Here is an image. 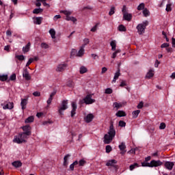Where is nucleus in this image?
Segmentation results:
<instances>
[{"label": "nucleus", "mask_w": 175, "mask_h": 175, "mask_svg": "<svg viewBox=\"0 0 175 175\" xmlns=\"http://www.w3.org/2000/svg\"><path fill=\"white\" fill-rule=\"evenodd\" d=\"M114 137H116V130L114 129V125L113 124V122H111L109 126V130L107 134H105L104 136L105 144H110Z\"/></svg>", "instance_id": "1"}, {"label": "nucleus", "mask_w": 175, "mask_h": 175, "mask_svg": "<svg viewBox=\"0 0 175 175\" xmlns=\"http://www.w3.org/2000/svg\"><path fill=\"white\" fill-rule=\"evenodd\" d=\"M28 135L25 133H21L18 135V136L15 137L14 139V142L17 143V144H21L23 143H25L27 141L25 139H28Z\"/></svg>", "instance_id": "2"}, {"label": "nucleus", "mask_w": 175, "mask_h": 175, "mask_svg": "<svg viewBox=\"0 0 175 175\" xmlns=\"http://www.w3.org/2000/svg\"><path fill=\"white\" fill-rule=\"evenodd\" d=\"M147 25H148V21H145L142 23H139V25H137L136 28L137 29L139 35H142V33H144Z\"/></svg>", "instance_id": "3"}, {"label": "nucleus", "mask_w": 175, "mask_h": 175, "mask_svg": "<svg viewBox=\"0 0 175 175\" xmlns=\"http://www.w3.org/2000/svg\"><path fill=\"white\" fill-rule=\"evenodd\" d=\"M80 103L81 105H83V103H85V105H92V103H95V99H92V94H88L85 98L80 100Z\"/></svg>", "instance_id": "4"}, {"label": "nucleus", "mask_w": 175, "mask_h": 175, "mask_svg": "<svg viewBox=\"0 0 175 175\" xmlns=\"http://www.w3.org/2000/svg\"><path fill=\"white\" fill-rule=\"evenodd\" d=\"M66 109H68V100H64L62 101L61 107L59 109V113L60 116H64V113H62V111H65Z\"/></svg>", "instance_id": "5"}, {"label": "nucleus", "mask_w": 175, "mask_h": 175, "mask_svg": "<svg viewBox=\"0 0 175 175\" xmlns=\"http://www.w3.org/2000/svg\"><path fill=\"white\" fill-rule=\"evenodd\" d=\"M1 106H3V109L4 110L9 109L12 110L14 107V105L13 103L5 101L3 103L1 104Z\"/></svg>", "instance_id": "6"}, {"label": "nucleus", "mask_w": 175, "mask_h": 175, "mask_svg": "<svg viewBox=\"0 0 175 175\" xmlns=\"http://www.w3.org/2000/svg\"><path fill=\"white\" fill-rule=\"evenodd\" d=\"M21 129L23 131V133H25L26 135H27V136H31V130L32 129V128L29 124L23 126L21 127Z\"/></svg>", "instance_id": "7"}, {"label": "nucleus", "mask_w": 175, "mask_h": 175, "mask_svg": "<svg viewBox=\"0 0 175 175\" xmlns=\"http://www.w3.org/2000/svg\"><path fill=\"white\" fill-rule=\"evenodd\" d=\"M162 165H163V163L161 160H152L150 161V167H158V166H162Z\"/></svg>", "instance_id": "8"}, {"label": "nucleus", "mask_w": 175, "mask_h": 175, "mask_svg": "<svg viewBox=\"0 0 175 175\" xmlns=\"http://www.w3.org/2000/svg\"><path fill=\"white\" fill-rule=\"evenodd\" d=\"M66 68H68V65L66 64H59L56 68V72H64Z\"/></svg>", "instance_id": "9"}, {"label": "nucleus", "mask_w": 175, "mask_h": 175, "mask_svg": "<svg viewBox=\"0 0 175 175\" xmlns=\"http://www.w3.org/2000/svg\"><path fill=\"white\" fill-rule=\"evenodd\" d=\"M164 166L167 170H172L173 166H174V163L172 161H165L164 163Z\"/></svg>", "instance_id": "10"}, {"label": "nucleus", "mask_w": 175, "mask_h": 175, "mask_svg": "<svg viewBox=\"0 0 175 175\" xmlns=\"http://www.w3.org/2000/svg\"><path fill=\"white\" fill-rule=\"evenodd\" d=\"M119 148L120 150V154L122 155H124V154L126 152V146H125V143L122 142L120 145H119Z\"/></svg>", "instance_id": "11"}, {"label": "nucleus", "mask_w": 175, "mask_h": 175, "mask_svg": "<svg viewBox=\"0 0 175 175\" xmlns=\"http://www.w3.org/2000/svg\"><path fill=\"white\" fill-rule=\"evenodd\" d=\"M23 77L27 80V81L31 80V76L29 75V72H28L27 68H25L23 73Z\"/></svg>", "instance_id": "12"}, {"label": "nucleus", "mask_w": 175, "mask_h": 175, "mask_svg": "<svg viewBox=\"0 0 175 175\" xmlns=\"http://www.w3.org/2000/svg\"><path fill=\"white\" fill-rule=\"evenodd\" d=\"M55 94H57V92L54 91L50 94V96L46 101L48 106H50L51 105V102H53V99L54 96H55Z\"/></svg>", "instance_id": "13"}, {"label": "nucleus", "mask_w": 175, "mask_h": 175, "mask_svg": "<svg viewBox=\"0 0 175 175\" xmlns=\"http://www.w3.org/2000/svg\"><path fill=\"white\" fill-rule=\"evenodd\" d=\"M72 109L71 111V117L73 118L76 114V110H77V105H76V103L75 102L72 103Z\"/></svg>", "instance_id": "14"}, {"label": "nucleus", "mask_w": 175, "mask_h": 175, "mask_svg": "<svg viewBox=\"0 0 175 175\" xmlns=\"http://www.w3.org/2000/svg\"><path fill=\"white\" fill-rule=\"evenodd\" d=\"M28 103V99L22 98L21 102V106L22 107V110H25L27 108V104Z\"/></svg>", "instance_id": "15"}, {"label": "nucleus", "mask_w": 175, "mask_h": 175, "mask_svg": "<svg viewBox=\"0 0 175 175\" xmlns=\"http://www.w3.org/2000/svg\"><path fill=\"white\" fill-rule=\"evenodd\" d=\"M69 158H70V154H66L64 158V163H63V166L64 167H68V165H69Z\"/></svg>", "instance_id": "16"}, {"label": "nucleus", "mask_w": 175, "mask_h": 175, "mask_svg": "<svg viewBox=\"0 0 175 175\" xmlns=\"http://www.w3.org/2000/svg\"><path fill=\"white\" fill-rule=\"evenodd\" d=\"M121 76V72L120 68H118L117 72L115 73L112 83H116L118 80V77Z\"/></svg>", "instance_id": "17"}, {"label": "nucleus", "mask_w": 175, "mask_h": 175, "mask_svg": "<svg viewBox=\"0 0 175 175\" xmlns=\"http://www.w3.org/2000/svg\"><path fill=\"white\" fill-rule=\"evenodd\" d=\"M94 120V115L92 113H89L87 115V116L85 118V121L88 124L89 122H91Z\"/></svg>", "instance_id": "18"}, {"label": "nucleus", "mask_w": 175, "mask_h": 175, "mask_svg": "<svg viewBox=\"0 0 175 175\" xmlns=\"http://www.w3.org/2000/svg\"><path fill=\"white\" fill-rule=\"evenodd\" d=\"M123 18L126 20V21H131L132 20V14L125 13L123 14Z\"/></svg>", "instance_id": "19"}, {"label": "nucleus", "mask_w": 175, "mask_h": 175, "mask_svg": "<svg viewBox=\"0 0 175 175\" xmlns=\"http://www.w3.org/2000/svg\"><path fill=\"white\" fill-rule=\"evenodd\" d=\"M85 47H84V45H82L77 53V56L78 57H83V55H84V50Z\"/></svg>", "instance_id": "20"}, {"label": "nucleus", "mask_w": 175, "mask_h": 175, "mask_svg": "<svg viewBox=\"0 0 175 175\" xmlns=\"http://www.w3.org/2000/svg\"><path fill=\"white\" fill-rule=\"evenodd\" d=\"M116 163H117V161L114 159L109 160L106 163V166H114Z\"/></svg>", "instance_id": "21"}, {"label": "nucleus", "mask_w": 175, "mask_h": 175, "mask_svg": "<svg viewBox=\"0 0 175 175\" xmlns=\"http://www.w3.org/2000/svg\"><path fill=\"white\" fill-rule=\"evenodd\" d=\"M31 47V42H28L25 46H23V53H28L29 51V49Z\"/></svg>", "instance_id": "22"}, {"label": "nucleus", "mask_w": 175, "mask_h": 175, "mask_svg": "<svg viewBox=\"0 0 175 175\" xmlns=\"http://www.w3.org/2000/svg\"><path fill=\"white\" fill-rule=\"evenodd\" d=\"M116 117H126V113L124 111H118L116 113Z\"/></svg>", "instance_id": "23"}, {"label": "nucleus", "mask_w": 175, "mask_h": 175, "mask_svg": "<svg viewBox=\"0 0 175 175\" xmlns=\"http://www.w3.org/2000/svg\"><path fill=\"white\" fill-rule=\"evenodd\" d=\"M42 21H43L42 17H36L34 20V24H37L38 25H40V24H42Z\"/></svg>", "instance_id": "24"}, {"label": "nucleus", "mask_w": 175, "mask_h": 175, "mask_svg": "<svg viewBox=\"0 0 175 175\" xmlns=\"http://www.w3.org/2000/svg\"><path fill=\"white\" fill-rule=\"evenodd\" d=\"M35 120V118L32 116L28 117L25 120V124H29L31 122H33V121Z\"/></svg>", "instance_id": "25"}, {"label": "nucleus", "mask_w": 175, "mask_h": 175, "mask_svg": "<svg viewBox=\"0 0 175 175\" xmlns=\"http://www.w3.org/2000/svg\"><path fill=\"white\" fill-rule=\"evenodd\" d=\"M12 164L14 167H21L23 166V163L21 161H14Z\"/></svg>", "instance_id": "26"}, {"label": "nucleus", "mask_w": 175, "mask_h": 175, "mask_svg": "<svg viewBox=\"0 0 175 175\" xmlns=\"http://www.w3.org/2000/svg\"><path fill=\"white\" fill-rule=\"evenodd\" d=\"M88 70L87 69V68H85V66H81V68H80L79 73H80L81 75H84V73H87Z\"/></svg>", "instance_id": "27"}, {"label": "nucleus", "mask_w": 175, "mask_h": 175, "mask_svg": "<svg viewBox=\"0 0 175 175\" xmlns=\"http://www.w3.org/2000/svg\"><path fill=\"white\" fill-rule=\"evenodd\" d=\"M110 46H111L112 51H116V48L117 47V44L116 43V40H113L110 43Z\"/></svg>", "instance_id": "28"}, {"label": "nucleus", "mask_w": 175, "mask_h": 175, "mask_svg": "<svg viewBox=\"0 0 175 175\" xmlns=\"http://www.w3.org/2000/svg\"><path fill=\"white\" fill-rule=\"evenodd\" d=\"M66 20H67V21H72V23H76V21H77V19H76V18L70 16H66Z\"/></svg>", "instance_id": "29"}, {"label": "nucleus", "mask_w": 175, "mask_h": 175, "mask_svg": "<svg viewBox=\"0 0 175 175\" xmlns=\"http://www.w3.org/2000/svg\"><path fill=\"white\" fill-rule=\"evenodd\" d=\"M154 71L152 70H150L147 73L146 77L147 79H151V77H154Z\"/></svg>", "instance_id": "30"}, {"label": "nucleus", "mask_w": 175, "mask_h": 175, "mask_svg": "<svg viewBox=\"0 0 175 175\" xmlns=\"http://www.w3.org/2000/svg\"><path fill=\"white\" fill-rule=\"evenodd\" d=\"M43 12V9L42 8H36L33 10V14H39L40 13Z\"/></svg>", "instance_id": "31"}, {"label": "nucleus", "mask_w": 175, "mask_h": 175, "mask_svg": "<svg viewBox=\"0 0 175 175\" xmlns=\"http://www.w3.org/2000/svg\"><path fill=\"white\" fill-rule=\"evenodd\" d=\"M49 33H50L52 39H55V30L54 29H51L49 30Z\"/></svg>", "instance_id": "32"}, {"label": "nucleus", "mask_w": 175, "mask_h": 175, "mask_svg": "<svg viewBox=\"0 0 175 175\" xmlns=\"http://www.w3.org/2000/svg\"><path fill=\"white\" fill-rule=\"evenodd\" d=\"M132 114L133 118H137V116H139V114H140V110L134 111H133Z\"/></svg>", "instance_id": "33"}, {"label": "nucleus", "mask_w": 175, "mask_h": 175, "mask_svg": "<svg viewBox=\"0 0 175 175\" xmlns=\"http://www.w3.org/2000/svg\"><path fill=\"white\" fill-rule=\"evenodd\" d=\"M136 167H139V164L137 163H135L134 164L131 165L129 166V170L132 171L134 169H136Z\"/></svg>", "instance_id": "34"}, {"label": "nucleus", "mask_w": 175, "mask_h": 175, "mask_svg": "<svg viewBox=\"0 0 175 175\" xmlns=\"http://www.w3.org/2000/svg\"><path fill=\"white\" fill-rule=\"evenodd\" d=\"M142 166H143V167H151V163L144 161L142 163Z\"/></svg>", "instance_id": "35"}, {"label": "nucleus", "mask_w": 175, "mask_h": 175, "mask_svg": "<svg viewBox=\"0 0 175 175\" xmlns=\"http://www.w3.org/2000/svg\"><path fill=\"white\" fill-rule=\"evenodd\" d=\"M118 30L120 31V32H125L126 31V27H125L124 25H120L118 27Z\"/></svg>", "instance_id": "36"}, {"label": "nucleus", "mask_w": 175, "mask_h": 175, "mask_svg": "<svg viewBox=\"0 0 175 175\" xmlns=\"http://www.w3.org/2000/svg\"><path fill=\"white\" fill-rule=\"evenodd\" d=\"M113 106L116 110H118V109H121L122 107V104L118 103H114Z\"/></svg>", "instance_id": "37"}, {"label": "nucleus", "mask_w": 175, "mask_h": 175, "mask_svg": "<svg viewBox=\"0 0 175 175\" xmlns=\"http://www.w3.org/2000/svg\"><path fill=\"white\" fill-rule=\"evenodd\" d=\"M143 14L145 17H148L150 16V11L147 8H145L143 11Z\"/></svg>", "instance_id": "38"}, {"label": "nucleus", "mask_w": 175, "mask_h": 175, "mask_svg": "<svg viewBox=\"0 0 175 175\" xmlns=\"http://www.w3.org/2000/svg\"><path fill=\"white\" fill-rule=\"evenodd\" d=\"M67 87H70V88H73V87H75V83L72 81H68L67 82Z\"/></svg>", "instance_id": "39"}, {"label": "nucleus", "mask_w": 175, "mask_h": 175, "mask_svg": "<svg viewBox=\"0 0 175 175\" xmlns=\"http://www.w3.org/2000/svg\"><path fill=\"white\" fill-rule=\"evenodd\" d=\"M8 80V75H0V81H6Z\"/></svg>", "instance_id": "40"}, {"label": "nucleus", "mask_w": 175, "mask_h": 175, "mask_svg": "<svg viewBox=\"0 0 175 175\" xmlns=\"http://www.w3.org/2000/svg\"><path fill=\"white\" fill-rule=\"evenodd\" d=\"M116 8H114V7H111V10H110V11H109V16H113V14H114L115 13H116Z\"/></svg>", "instance_id": "41"}, {"label": "nucleus", "mask_w": 175, "mask_h": 175, "mask_svg": "<svg viewBox=\"0 0 175 175\" xmlns=\"http://www.w3.org/2000/svg\"><path fill=\"white\" fill-rule=\"evenodd\" d=\"M60 13H63V14H65V16H66V17H68V16H70L72 14V12H70L69 11H66V10L61 11Z\"/></svg>", "instance_id": "42"}, {"label": "nucleus", "mask_w": 175, "mask_h": 175, "mask_svg": "<svg viewBox=\"0 0 175 175\" xmlns=\"http://www.w3.org/2000/svg\"><path fill=\"white\" fill-rule=\"evenodd\" d=\"M118 125H119V126H121L122 128H123V127L126 126V123L124 120H120Z\"/></svg>", "instance_id": "43"}, {"label": "nucleus", "mask_w": 175, "mask_h": 175, "mask_svg": "<svg viewBox=\"0 0 175 175\" xmlns=\"http://www.w3.org/2000/svg\"><path fill=\"white\" fill-rule=\"evenodd\" d=\"M166 12H172V3H168L165 8Z\"/></svg>", "instance_id": "44"}, {"label": "nucleus", "mask_w": 175, "mask_h": 175, "mask_svg": "<svg viewBox=\"0 0 175 175\" xmlns=\"http://www.w3.org/2000/svg\"><path fill=\"white\" fill-rule=\"evenodd\" d=\"M105 150L107 154H109V152H111V150H112L111 146L110 145H107L105 148Z\"/></svg>", "instance_id": "45"}, {"label": "nucleus", "mask_w": 175, "mask_h": 175, "mask_svg": "<svg viewBox=\"0 0 175 175\" xmlns=\"http://www.w3.org/2000/svg\"><path fill=\"white\" fill-rule=\"evenodd\" d=\"M16 58H17V59H18L19 61H24L25 59V57L23 55H16Z\"/></svg>", "instance_id": "46"}, {"label": "nucleus", "mask_w": 175, "mask_h": 175, "mask_svg": "<svg viewBox=\"0 0 175 175\" xmlns=\"http://www.w3.org/2000/svg\"><path fill=\"white\" fill-rule=\"evenodd\" d=\"M16 79V75L15 73H13V74L10 77V80L11 81H15Z\"/></svg>", "instance_id": "47"}, {"label": "nucleus", "mask_w": 175, "mask_h": 175, "mask_svg": "<svg viewBox=\"0 0 175 175\" xmlns=\"http://www.w3.org/2000/svg\"><path fill=\"white\" fill-rule=\"evenodd\" d=\"M33 62V58H30L26 64V67L28 68Z\"/></svg>", "instance_id": "48"}, {"label": "nucleus", "mask_w": 175, "mask_h": 175, "mask_svg": "<svg viewBox=\"0 0 175 175\" xmlns=\"http://www.w3.org/2000/svg\"><path fill=\"white\" fill-rule=\"evenodd\" d=\"M143 9H144V3H142L137 6V10H143Z\"/></svg>", "instance_id": "49"}, {"label": "nucleus", "mask_w": 175, "mask_h": 175, "mask_svg": "<svg viewBox=\"0 0 175 175\" xmlns=\"http://www.w3.org/2000/svg\"><path fill=\"white\" fill-rule=\"evenodd\" d=\"M105 94H113V90L111 88H109L105 90Z\"/></svg>", "instance_id": "50"}, {"label": "nucleus", "mask_w": 175, "mask_h": 175, "mask_svg": "<svg viewBox=\"0 0 175 175\" xmlns=\"http://www.w3.org/2000/svg\"><path fill=\"white\" fill-rule=\"evenodd\" d=\"M83 42H84V44L82 46H84V47H85V46H87V44H88V43H90V39L85 38L83 40Z\"/></svg>", "instance_id": "51"}, {"label": "nucleus", "mask_w": 175, "mask_h": 175, "mask_svg": "<svg viewBox=\"0 0 175 175\" xmlns=\"http://www.w3.org/2000/svg\"><path fill=\"white\" fill-rule=\"evenodd\" d=\"M98 25H99L98 23L96 24L92 29H91V31L92 32H95L96 31V29H98Z\"/></svg>", "instance_id": "52"}, {"label": "nucleus", "mask_w": 175, "mask_h": 175, "mask_svg": "<svg viewBox=\"0 0 175 175\" xmlns=\"http://www.w3.org/2000/svg\"><path fill=\"white\" fill-rule=\"evenodd\" d=\"M42 49H49V44H46V42L41 43Z\"/></svg>", "instance_id": "53"}, {"label": "nucleus", "mask_w": 175, "mask_h": 175, "mask_svg": "<svg viewBox=\"0 0 175 175\" xmlns=\"http://www.w3.org/2000/svg\"><path fill=\"white\" fill-rule=\"evenodd\" d=\"M165 128H166V124L161 122L159 126V129H165Z\"/></svg>", "instance_id": "54"}, {"label": "nucleus", "mask_w": 175, "mask_h": 175, "mask_svg": "<svg viewBox=\"0 0 175 175\" xmlns=\"http://www.w3.org/2000/svg\"><path fill=\"white\" fill-rule=\"evenodd\" d=\"M144 105V103L141 101L137 106V109H143V106Z\"/></svg>", "instance_id": "55"}, {"label": "nucleus", "mask_w": 175, "mask_h": 175, "mask_svg": "<svg viewBox=\"0 0 175 175\" xmlns=\"http://www.w3.org/2000/svg\"><path fill=\"white\" fill-rule=\"evenodd\" d=\"M169 43H163L161 44V49H166L167 47H169Z\"/></svg>", "instance_id": "56"}, {"label": "nucleus", "mask_w": 175, "mask_h": 175, "mask_svg": "<svg viewBox=\"0 0 175 175\" xmlns=\"http://www.w3.org/2000/svg\"><path fill=\"white\" fill-rule=\"evenodd\" d=\"M126 86V81H122L120 85V87H125Z\"/></svg>", "instance_id": "57"}, {"label": "nucleus", "mask_w": 175, "mask_h": 175, "mask_svg": "<svg viewBox=\"0 0 175 175\" xmlns=\"http://www.w3.org/2000/svg\"><path fill=\"white\" fill-rule=\"evenodd\" d=\"M152 157H159V152L157 150L154 153H152Z\"/></svg>", "instance_id": "58"}, {"label": "nucleus", "mask_w": 175, "mask_h": 175, "mask_svg": "<svg viewBox=\"0 0 175 175\" xmlns=\"http://www.w3.org/2000/svg\"><path fill=\"white\" fill-rule=\"evenodd\" d=\"M85 163V161L83 159L79 161V166H84Z\"/></svg>", "instance_id": "59"}, {"label": "nucleus", "mask_w": 175, "mask_h": 175, "mask_svg": "<svg viewBox=\"0 0 175 175\" xmlns=\"http://www.w3.org/2000/svg\"><path fill=\"white\" fill-rule=\"evenodd\" d=\"M122 12L123 13V15L125 14V13H128V12H126V5L123 6Z\"/></svg>", "instance_id": "60"}, {"label": "nucleus", "mask_w": 175, "mask_h": 175, "mask_svg": "<svg viewBox=\"0 0 175 175\" xmlns=\"http://www.w3.org/2000/svg\"><path fill=\"white\" fill-rule=\"evenodd\" d=\"M33 96H40V92L36 91L33 93Z\"/></svg>", "instance_id": "61"}, {"label": "nucleus", "mask_w": 175, "mask_h": 175, "mask_svg": "<svg viewBox=\"0 0 175 175\" xmlns=\"http://www.w3.org/2000/svg\"><path fill=\"white\" fill-rule=\"evenodd\" d=\"M59 18H61V15H56L53 17L54 21H57Z\"/></svg>", "instance_id": "62"}, {"label": "nucleus", "mask_w": 175, "mask_h": 175, "mask_svg": "<svg viewBox=\"0 0 175 175\" xmlns=\"http://www.w3.org/2000/svg\"><path fill=\"white\" fill-rule=\"evenodd\" d=\"M106 72H107V68L103 67V68H102L101 73L103 75V73H106Z\"/></svg>", "instance_id": "63"}, {"label": "nucleus", "mask_w": 175, "mask_h": 175, "mask_svg": "<svg viewBox=\"0 0 175 175\" xmlns=\"http://www.w3.org/2000/svg\"><path fill=\"white\" fill-rule=\"evenodd\" d=\"M172 47H175V38H172Z\"/></svg>", "instance_id": "64"}]
</instances>
